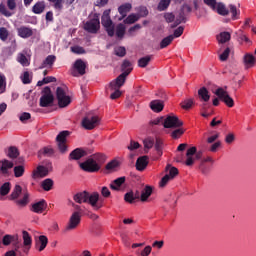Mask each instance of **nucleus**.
<instances>
[{
	"mask_svg": "<svg viewBox=\"0 0 256 256\" xmlns=\"http://www.w3.org/2000/svg\"><path fill=\"white\" fill-rule=\"evenodd\" d=\"M82 157H87V151L83 148H76L69 154L70 161H79Z\"/></svg>",
	"mask_w": 256,
	"mask_h": 256,
	"instance_id": "nucleus-13",
	"label": "nucleus"
},
{
	"mask_svg": "<svg viewBox=\"0 0 256 256\" xmlns=\"http://www.w3.org/2000/svg\"><path fill=\"white\" fill-rule=\"evenodd\" d=\"M74 69H76L79 75H85V69H87V64L82 59H77L74 63Z\"/></svg>",
	"mask_w": 256,
	"mask_h": 256,
	"instance_id": "nucleus-22",
	"label": "nucleus"
},
{
	"mask_svg": "<svg viewBox=\"0 0 256 256\" xmlns=\"http://www.w3.org/2000/svg\"><path fill=\"white\" fill-rule=\"evenodd\" d=\"M147 165H149V156H141L136 161L137 171H145Z\"/></svg>",
	"mask_w": 256,
	"mask_h": 256,
	"instance_id": "nucleus-15",
	"label": "nucleus"
},
{
	"mask_svg": "<svg viewBox=\"0 0 256 256\" xmlns=\"http://www.w3.org/2000/svg\"><path fill=\"white\" fill-rule=\"evenodd\" d=\"M57 57L55 55H48L38 69H45V67H53Z\"/></svg>",
	"mask_w": 256,
	"mask_h": 256,
	"instance_id": "nucleus-25",
	"label": "nucleus"
},
{
	"mask_svg": "<svg viewBox=\"0 0 256 256\" xmlns=\"http://www.w3.org/2000/svg\"><path fill=\"white\" fill-rule=\"evenodd\" d=\"M25 175V166L18 165L14 167V176L16 178L23 177Z\"/></svg>",
	"mask_w": 256,
	"mask_h": 256,
	"instance_id": "nucleus-46",
	"label": "nucleus"
},
{
	"mask_svg": "<svg viewBox=\"0 0 256 256\" xmlns=\"http://www.w3.org/2000/svg\"><path fill=\"white\" fill-rule=\"evenodd\" d=\"M215 95L218 96V99H220V101H223V103H225L227 107L235 106V101L233 100V98H231L229 93L225 91V89L217 88L215 91Z\"/></svg>",
	"mask_w": 256,
	"mask_h": 256,
	"instance_id": "nucleus-10",
	"label": "nucleus"
},
{
	"mask_svg": "<svg viewBox=\"0 0 256 256\" xmlns=\"http://www.w3.org/2000/svg\"><path fill=\"white\" fill-rule=\"evenodd\" d=\"M0 13L1 15H4V17H11L13 15V13L7 10V6L3 3L0 4Z\"/></svg>",
	"mask_w": 256,
	"mask_h": 256,
	"instance_id": "nucleus-60",
	"label": "nucleus"
},
{
	"mask_svg": "<svg viewBox=\"0 0 256 256\" xmlns=\"http://www.w3.org/2000/svg\"><path fill=\"white\" fill-rule=\"evenodd\" d=\"M10 191H11V182H5L0 187V195H2V197H5V195H9Z\"/></svg>",
	"mask_w": 256,
	"mask_h": 256,
	"instance_id": "nucleus-40",
	"label": "nucleus"
},
{
	"mask_svg": "<svg viewBox=\"0 0 256 256\" xmlns=\"http://www.w3.org/2000/svg\"><path fill=\"white\" fill-rule=\"evenodd\" d=\"M126 178L125 176L119 177L111 182L110 189L112 191H121V187L123 184H125Z\"/></svg>",
	"mask_w": 256,
	"mask_h": 256,
	"instance_id": "nucleus-17",
	"label": "nucleus"
},
{
	"mask_svg": "<svg viewBox=\"0 0 256 256\" xmlns=\"http://www.w3.org/2000/svg\"><path fill=\"white\" fill-rule=\"evenodd\" d=\"M215 11H216V13H218V15H222L223 17L229 15V10L225 6V4H223L221 2L216 4Z\"/></svg>",
	"mask_w": 256,
	"mask_h": 256,
	"instance_id": "nucleus-34",
	"label": "nucleus"
},
{
	"mask_svg": "<svg viewBox=\"0 0 256 256\" xmlns=\"http://www.w3.org/2000/svg\"><path fill=\"white\" fill-rule=\"evenodd\" d=\"M70 51L72 53H75V55H85V48H83L81 46H72L70 48Z\"/></svg>",
	"mask_w": 256,
	"mask_h": 256,
	"instance_id": "nucleus-57",
	"label": "nucleus"
},
{
	"mask_svg": "<svg viewBox=\"0 0 256 256\" xmlns=\"http://www.w3.org/2000/svg\"><path fill=\"white\" fill-rule=\"evenodd\" d=\"M22 239H23V245L24 247H28V249H31V245H33V239L31 238V235L26 230L22 231Z\"/></svg>",
	"mask_w": 256,
	"mask_h": 256,
	"instance_id": "nucleus-29",
	"label": "nucleus"
},
{
	"mask_svg": "<svg viewBox=\"0 0 256 256\" xmlns=\"http://www.w3.org/2000/svg\"><path fill=\"white\" fill-rule=\"evenodd\" d=\"M43 93L44 94L40 97V107H51L53 101H55V97L53 96V93H51V88L46 86Z\"/></svg>",
	"mask_w": 256,
	"mask_h": 256,
	"instance_id": "nucleus-7",
	"label": "nucleus"
},
{
	"mask_svg": "<svg viewBox=\"0 0 256 256\" xmlns=\"http://www.w3.org/2000/svg\"><path fill=\"white\" fill-rule=\"evenodd\" d=\"M119 167V161L112 160L109 163L106 164L105 169L106 171H115Z\"/></svg>",
	"mask_w": 256,
	"mask_h": 256,
	"instance_id": "nucleus-51",
	"label": "nucleus"
},
{
	"mask_svg": "<svg viewBox=\"0 0 256 256\" xmlns=\"http://www.w3.org/2000/svg\"><path fill=\"white\" fill-rule=\"evenodd\" d=\"M53 185H54V182H53V179L51 178H47L41 183V187L44 191H51L53 189Z\"/></svg>",
	"mask_w": 256,
	"mask_h": 256,
	"instance_id": "nucleus-37",
	"label": "nucleus"
},
{
	"mask_svg": "<svg viewBox=\"0 0 256 256\" xmlns=\"http://www.w3.org/2000/svg\"><path fill=\"white\" fill-rule=\"evenodd\" d=\"M56 99L61 108L71 104V97L67 96V93H65V90L62 87L56 89Z\"/></svg>",
	"mask_w": 256,
	"mask_h": 256,
	"instance_id": "nucleus-9",
	"label": "nucleus"
},
{
	"mask_svg": "<svg viewBox=\"0 0 256 256\" xmlns=\"http://www.w3.org/2000/svg\"><path fill=\"white\" fill-rule=\"evenodd\" d=\"M17 33L22 39H29V37H33V29L30 27L21 26L17 29Z\"/></svg>",
	"mask_w": 256,
	"mask_h": 256,
	"instance_id": "nucleus-14",
	"label": "nucleus"
},
{
	"mask_svg": "<svg viewBox=\"0 0 256 256\" xmlns=\"http://www.w3.org/2000/svg\"><path fill=\"white\" fill-rule=\"evenodd\" d=\"M139 19V15L137 14H130L127 16L126 19H124V23L126 25H133V23H137V20Z\"/></svg>",
	"mask_w": 256,
	"mask_h": 256,
	"instance_id": "nucleus-45",
	"label": "nucleus"
},
{
	"mask_svg": "<svg viewBox=\"0 0 256 256\" xmlns=\"http://www.w3.org/2000/svg\"><path fill=\"white\" fill-rule=\"evenodd\" d=\"M0 163H2V166L0 168L2 175H9V169H13L15 165L13 162L7 159H3L2 161H0Z\"/></svg>",
	"mask_w": 256,
	"mask_h": 256,
	"instance_id": "nucleus-19",
	"label": "nucleus"
},
{
	"mask_svg": "<svg viewBox=\"0 0 256 256\" xmlns=\"http://www.w3.org/2000/svg\"><path fill=\"white\" fill-rule=\"evenodd\" d=\"M129 69H130V73H131V71H133V64H131V61H129V60H124L121 65L122 73L129 71Z\"/></svg>",
	"mask_w": 256,
	"mask_h": 256,
	"instance_id": "nucleus-49",
	"label": "nucleus"
},
{
	"mask_svg": "<svg viewBox=\"0 0 256 256\" xmlns=\"http://www.w3.org/2000/svg\"><path fill=\"white\" fill-rule=\"evenodd\" d=\"M49 3L53 4L54 9L56 11H63V0H48Z\"/></svg>",
	"mask_w": 256,
	"mask_h": 256,
	"instance_id": "nucleus-52",
	"label": "nucleus"
},
{
	"mask_svg": "<svg viewBox=\"0 0 256 256\" xmlns=\"http://www.w3.org/2000/svg\"><path fill=\"white\" fill-rule=\"evenodd\" d=\"M21 80L24 85H29V83H31V76L29 75V72H24L21 76Z\"/></svg>",
	"mask_w": 256,
	"mask_h": 256,
	"instance_id": "nucleus-64",
	"label": "nucleus"
},
{
	"mask_svg": "<svg viewBox=\"0 0 256 256\" xmlns=\"http://www.w3.org/2000/svg\"><path fill=\"white\" fill-rule=\"evenodd\" d=\"M9 37V31L5 27L0 28V39L1 41H7Z\"/></svg>",
	"mask_w": 256,
	"mask_h": 256,
	"instance_id": "nucleus-62",
	"label": "nucleus"
},
{
	"mask_svg": "<svg viewBox=\"0 0 256 256\" xmlns=\"http://www.w3.org/2000/svg\"><path fill=\"white\" fill-rule=\"evenodd\" d=\"M16 205H18V207H27V205L29 204V194H24L23 198L20 200H15Z\"/></svg>",
	"mask_w": 256,
	"mask_h": 256,
	"instance_id": "nucleus-43",
	"label": "nucleus"
},
{
	"mask_svg": "<svg viewBox=\"0 0 256 256\" xmlns=\"http://www.w3.org/2000/svg\"><path fill=\"white\" fill-rule=\"evenodd\" d=\"M116 36L118 39H123L125 37V25L124 24H118L116 26Z\"/></svg>",
	"mask_w": 256,
	"mask_h": 256,
	"instance_id": "nucleus-48",
	"label": "nucleus"
},
{
	"mask_svg": "<svg viewBox=\"0 0 256 256\" xmlns=\"http://www.w3.org/2000/svg\"><path fill=\"white\" fill-rule=\"evenodd\" d=\"M75 209H77V211L73 212L70 216L69 222L66 226V231H73V229H77L81 223V206L75 205Z\"/></svg>",
	"mask_w": 256,
	"mask_h": 256,
	"instance_id": "nucleus-4",
	"label": "nucleus"
},
{
	"mask_svg": "<svg viewBox=\"0 0 256 256\" xmlns=\"http://www.w3.org/2000/svg\"><path fill=\"white\" fill-rule=\"evenodd\" d=\"M138 15L139 19H141V17H147L149 15V10H147V7L145 6H140L138 8Z\"/></svg>",
	"mask_w": 256,
	"mask_h": 256,
	"instance_id": "nucleus-59",
	"label": "nucleus"
},
{
	"mask_svg": "<svg viewBox=\"0 0 256 256\" xmlns=\"http://www.w3.org/2000/svg\"><path fill=\"white\" fill-rule=\"evenodd\" d=\"M183 31H185V27L179 26L177 29L174 30V33L172 34L173 39H177L183 35Z\"/></svg>",
	"mask_w": 256,
	"mask_h": 256,
	"instance_id": "nucleus-63",
	"label": "nucleus"
},
{
	"mask_svg": "<svg viewBox=\"0 0 256 256\" xmlns=\"http://www.w3.org/2000/svg\"><path fill=\"white\" fill-rule=\"evenodd\" d=\"M47 243H49V239L45 235H41L38 238V241H36V247L38 248V251H45V247H47Z\"/></svg>",
	"mask_w": 256,
	"mask_h": 256,
	"instance_id": "nucleus-24",
	"label": "nucleus"
},
{
	"mask_svg": "<svg viewBox=\"0 0 256 256\" xmlns=\"http://www.w3.org/2000/svg\"><path fill=\"white\" fill-rule=\"evenodd\" d=\"M217 40L219 43H227V41H231V34L229 32H221L217 36Z\"/></svg>",
	"mask_w": 256,
	"mask_h": 256,
	"instance_id": "nucleus-39",
	"label": "nucleus"
},
{
	"mask_svg": "<svg viewBox=\"0 0 256 256\" xmlns=\"http://www.w3.org/2000/svg\"><path fill=\"white\" fill-rule=\"evenodd\" d=\"M41 155H44V157H53V155H55V150L51 147H44L38 152V157H41Z\"/></svg>",
	"mask_w": 256,
	"mask_h": 256,
	"instance_id": "nucleus-36",
	"label": "nucleus"
},
{
	"mask_svg": "<svg viewBox=\"0 0 256 256\" xmlns=\"http://www.w3.org/2000/svg\"><path fill=\"white\" fill-rule=\"evenodd\" d=\"M183 133H185V129L178 128L171 133V137H172V139H179V137H181V135H183Z\"/></svg>",
	"mask_w": 256,
	"mask_h": 256,
	"instance_id": "nucleus-61",
	"label": "nucleus"
},
{
	"mask_svg": "<svg viewBox=\"0 0 256 256\" xmlns=\"http://www.w3.org/2000/svg\"><path fill=\"white\" fill-rule=\"evenodd\" d=\"M68 135H69V131L60 132L56 137L57 143H67Z\"/></svg>",
	"mask_w": 256,
	"mask_h": 256,
	"instance_id": "nucleus-47",
	"label": "nucleus"
},
{
	"mask_svg": "<svg viewBox=\"0 0 256 256\" xmlns=\"http://www.w3.org/2000/svg\"><path fill=\"white\" fill-rule=\"evenodd\" d=\"M133 9V6L131 3H125L118 7V13H120L121 17L119 18V21H123L125 17H127V13H129Z\"/></svg>",
	"mask_w": 256,
	"mask_h": 256,
	"instance_id": "nucleus-16",
	"label": "nucleus"
},
{
	"mask_svg": "<svg viewBox=\"0 0 256 256\" xmlns=\"http://www.w3.org/2000/svg\"><path fill=\"white\" fill-rule=\"evenodd\" d=\"M244 64L247 68L253 67L255 65V56L253 54H246L244 56Z\"/></svg>",
	"mask_w": 256,
	"mask_h": 256,
	"instance_id": "nucleus-38",
	"label": "nucleus"
},
{
	"mask_svg": "<svg viewBox=\"0 0 256 256\" xmlns=\"http://www.w3.org/2000/svg\"><path fill=\"white\" fill-rule=\"evenodd\" d=\"M45 209H47V201H45L44 199L32 205V211L34 213H42L43 211H45Z\"/></svg>",
	"mask_w": 256,
	"mask_h": 256,
	"instance_id": "nucleus-18",
	"label": "nucleus"
},
{
	"mask_svg": "<svg viewBox=\"0 0 256 256\" xmlns=\"http://www.w3.org/2000/svg\"><path fill=\"white\" fill-rule=\"evenodd\" d=\"M99 123H101V118H99V116H86L82 120V127L88 131H91L95 129Z\"/></svg>",
	"mask_w": 256,
	"mask_h": 256,
	"instance_id": "nucleus-11",
	"label": "nucleus"
},
{
	"mask_svg": "<svg viewBox=\"0 0 256 256\" xmlns=\"http://www.w3.org/2000/svg\"><path fill=\"white\" fill-rule=\"evenodd\" d=\"M47 175H49V172L47 171V169L43 165H39L36 168V170L33 171V174H32L34 179L36 177H47Z\"/></svg>",
	"mask_w": 256,
	"mask_h": 256,
	"instance_id": "nucleus-27",
	"label": "nucleus"
},
{
	"mask_svg": "<svg viewBox=\"0 0 256 256\" xmlns=\"http://www.w3.org/2000/svg\"><path fill=\"white\" fill-rule=\"evenodd\" d=\"M163 127L164 129H177L183 127V121L179 120V117L175 115H169L164 118Z\"/></svg>",
	"mask_w": 256,
	"mask_h": 256,
	"instance_id": "nucleus-8",
	"label": "nucleus"
},
{
	"mask_svg": "<svg viewBox=\"0 0 256 256\" xmlns=\"http://www.w3.org/2000/svg\"><path fill=\"white\" fill-rule=\"evenodd\" d=\"M191 11H193L191 6H189L187 4L182 5V7L180 8V10L178 11V13L175 16L176 19H175L173 25L171 26V28L175 29V27H178V25H181V23H187V14L186 13H191Z\"/></svg>",
	"mask_w": 256,
	"mask_h": 256,
	"instance_id": "nucleus-3",
	"label": "nucleus"
},
{
	"mask_svg": "<svg viewBox=\"0 0 256 256\" xmlns=\"http://www.w3.org/2000/svg\"><path fill=\"white\" fill-rule=\"evenodd\" d=\"M79 167L82 171H85V173H98V171H101L99 164L95 163V159H92V157L81 162Z\"/></svg>",
	"mask_w": 256,
	"mask_h": 256,
	"instance_id": "nucleus-6",
	"label": "nucleus"
},
{
	"mask_svg": "<svg viewBox=\"0 0 256 256\" xmlns=\"http://www.w3.org/2000/svg\"><path fill=\"white\" fill-rule=\"evenodd\" d=\"M131 74V69L122 72L114 81L110 82V89H121L127 81V76Z\"/></svg>",
	"mask_w": 256,
	"mask_h": 256,
	"instance_id": "nucleus-12",
	"label": "nucleus"
},
{
	"mask_svg": "<svg viewBox=\"0 0 256 256\" xmlns=\"http://www.w3.org/2000/svg\"><path fill=\"white\" fill-rule=\"evenodd\" d=\"M166 171H168V177L175 179V177H177V175H179V169L175 168V167H171V165H167L166 166Z\"/></svg>",
	"mask_w": 256,
	"mask_h": 256,
	"instance_id": "nucleus-41",
	"label": "nucleus"
},
{
	"mask_svg": "<svg viewBox=\"0 0 256 256\" xmlns=\"http://www.w3.org/2000/svg\"><path fill=\"white\" fill-rule=\"evenodd\" d=\"M173 35H169L165 37L161 42H160V49H165V47H169L171 43H173Z\"/></svg>",
	"mask_w": 256,
	"mask_h": 256,
	"instance_id": "nucleus-44",
	"label": "nucleus"
},
{
	"mask_svg": "<svg viewBox=\"0 0 256 256\" xmlns=\"http://www.w3.org/2000/svg\"><path fill=\"white\" fill-rule=\"evenodd\" d=\"M230 13L232 14V19L235 21L236 19H239V10L237 9V6L230 4L229 5Z\"/></svg>",
	"mask_w": 256,
	"mask_h": 256,
	"instance_id": "nucleus-54",
	"label": "nucleus"
},
{
	"mask_svg": "<svg viewBox=\"0 0 256 256\" xmlns=\"http://www.w3.org/2000/svg\"><path fill=\"white\" fill-rule=\"evenodd\" d=\"M88 197H89V192L82 191V192L76 193L73 196V199H74L75 203H79L81 205V203H87Z\"/></svg>",
	"mask_w": 256,
	"mask_h": 256,
	"instance_id": "nucleus-21",
	"label": "nucleus"
},
{
	"mask_svg": "<svg viewBox=\"0 0 256 256\" xmlns=\"http://www.w3.org/2000/svg\"><path fill=\"white\" fill-rule=\"evenodd\" d=\"M6 155L9 159H17L19 157V149L15 146H10L6 151Z\"/></svg>",
	"mask_w": 256,
	"mask_h": 256,
	"instance_id": "nucleus-33",
	"label": "nucleus"
},
{
	"mask_svg": "<svg viewBox=\"0 0 256 256\" xmlns=\"http://www.w3.org/2000/svg\"><path fill=\"white\" fill-rule=\"evenodd\" d=\"M21 193H23V188L21 185L17 184L10 195V201H17Z\"/></svg>",
	"mask_w": 256,
	"mask_h": 256,
	"instance_id": "nucleus-31",
	"label": "nucleus"
},
{
	"mask_svg": "<svg viewBox=\"0 0 256 256\" xmlns=\"http://www.w3.org/2000/svg\"><path fill=\"white\" fill-rule=\"evenodd\" d=\"M86 203H88L94 211H99V209H102L104 205L103 198H101L99 192H88V199Z\"/></svg>",
	"mask_w": 256,
	"mask_h": 256,
	"instance_id": "nucleus-5",
	"label": "nucleus"
},
{
	"mask_svg": "<svg viewBox=\"0 0 256 256\" xmlns=\"http://www.w3.org/2000/svg\"><path fill=\"white\" fill-rule=\"evenodd\" d=\"M153 195V188L149 185L145 186V188L142 190V193L140 195V201L145 203L147 199H149V196Z\"/></svg>",
	"mask_w": 256,
	"mask_h": 256,
	"instance_id": "nucleus-28",
	"label": "nucleus"
},
{
	"mask_svg": "<svg viewBox=\"0 0 256 256\" xmlns=\"http://www.w3.org/2000/svg\"><path fill=\"white\" fill-rule=\"evenodd\" d=\"M135 193L133 191H130V192H127L125 195H124V201L126 203H130V204H133L135 203Z\"/></svg>",
	"mask_w": 256,
	"mask_h": 256,
	"instance_id": "nucleus-50",
	"label": "nucleus"
},
{
	"mask_svg": "<svg viewBox=\"0 0 256 256\" xmlns=\"http://www.w3.org/2000/svg\"><path fill=\"white\" fill-rule=\"evenodd\" d=\"M45 11V1H38L34 6L32 7V13L35 15H41Z\"/></svg>",
	"mask_w": 256,
	"mask_h": 256,
	"instance_id": "nucleus-30",
	"label": "nucleus"
},
{
	"mask_svg": "<svg viewBox=\"0 0 256 256\" xmlns=\"http://www.w3.org/2000/svg\"><path fill=\"white\" fill-rule=\"evenodd\" d=\"M101 24L104 27L109 37L115 36V25H113V20H111V10H105L101 17Z\"/></svg>",
	"mask_w": 256,
	"mask_h": 256,
	"instance_id": "nucleus-2",
	"label": "nucleus"
},
{
	"mask_svg": "<svg viewBox=\"0 0 256 256\" xmlns=\"http://www.w3.org/2000/svg\"><path fill=\"white\" fill-rule=\"evenodd\" d=\"M197 153V147L193 146L191 148H189L186 152V165L187 167H191V165H193L195 163V159H193V155H195Z\"/></svg>",
	"mask_w": 256,
	"mask_h": 256,
	"instance_id": "nucleus-20",
	"label": "nucleus"
},
{
	"mask_svg": "<svg viewBox=\"0 0 256 256\" xmlns=\"http://www.w3.org/2000/svg\"><path fill=\"white\" fill-rule=\"evenodd\" d=\"M95 163L100 167L107 161V156L105 154L97 153L91 156Z\"/></svg>",
	"mask_w": 256,
	"mask_h": 256,
	"instance_id": "nucleus-32",
	"label": "nucleus"
},
{
	"mask_svg": "<svg viewBox=\"0 0 256 256\" xmlns=\"http://www.w3.org/2000/svg\"><path fill=\"white\" fill-rule=\"evenodd\" d=\"M152 59H153V55H147L140 58L138 60V67H141L142 69H144V67H147V65L151 63Z\"/></svg>",
	"mask_w": 256,
	"mask_h": 256,
	"instance_id": "nucleus-35",
	"label": "nucleus"
},
{
	"mask_svg": "<svg viewBox=\"0 0 256 256\" xmlns=\"http://www.w3.org/2000/svg\"><path fill=\"white\" fill-rule=\"evenodd\" d=\"M169 5H171V0H160L157 6V10L167 11V9H169Z\"/></svg>",
	"mask_w": 256,
	"mask_h": 256,
	"instance_id": "nucleus-42",
	"label": "nucleus"
},
{
	"mask_svg": "<svg viewBox=\"0 0 256 256\" xmlns=\"http://www.w3.org/2000/svg\"><path fill=\"white\" fill-rule=\"evenodd\" d=\"M145 149H152L155 145V140L151 137L144 139L143 141Z\"/></svg>",
	"mask_w": 256,
	"mask_h": 256,
	"instance_id": "nucleus-58",
	"label": "nucleus"
},
{
	"mask_svg": "<svg viewBox=\"0 0 256 256\" xmlns=\"http://www.w3.org/2000/svg\"><path fill=\"white\" fill-rule=\"evenodd\" d=\"M15 241V236L6 234L2 238V243L5 245V247H8L10 243H13Z\"/></svg>",
	"mask_w": 256,
	"mask_h": 256,
	"instance_id": "nucleus-55",
	"label": "nucleus"
},
{
	"mask_svg": "<svg viewBox=\"0 0 256 256\" xmlns=\"http://www.w3.org/2000/svg\"><path fill=\"white\" fill-rule=\"evenodd\" d=\"M164 107L165 105H163V101L161 100H154L150 102V109H152L154 113H161Z\"/></svg>",
	"mask_w": 256,
	"mask_h": 256,
	"instance_id": "nucleus-26",
	"label": "nucleus"
},
{
	"mask_svg": "<svg viewBox=\"0 0 256 256\" xmlns=\"http://www.w3.org/2000/svg\"><path fill=\"white\" fill-rule=\"evenodd\" d=\"M114 53L117 57H125L127 55V49L123 46H118L114 49Z\"/></svg>",
	"mask_w": 256,
	"mask_h": 256,
	"instance_id": "nucleus-53",
	"label": "nucleus"
},
{
	"mask_svg": "<svg viewBox=\"0 0 256 256\" xmlns=\"http://www.w3.org/2000/svg\"><path fill=\"white\" fill-rule=\"evenodd\" d=\"M198 97L200 101H204V103H208L211 99V95L209 94V90L206 87H202L198 90Z\"/></svg>",
	"mask_w": 256,
	"mask_h": 256,
	"instance_id": "nucleus-23",
	"label": "nucleus"
},
{
	"mask_svg": "<svg viewBox=\"0 0 256 256\" xmlns=\"http://www.w3.org/2000/svg\"><path fill=\"white\" fill-rule=\"evenodd\" d=\"M155 149H156L158 155L161 157V155H163V141L159 138L156 139Z\"/></svg>",
	"mask_w": 256,
	"mask_h": 256,
	"instance_id": "nucleus-56",
	"label": "nucleus"
},
{
	"mask_svg": "<svg viewBox=\"0 0 256 256\" xmlns=\"http://www.w3.org/2000/svg\"><path fill=\"white\" fill-rule=\"evenodd\" d=\"M100 16L101 15L99 13L90 14L89 20L84 23V31L91 33L92 35H97L101 29Z\"/></svg>",
	"mask_w": 256,
	"mask_h": 256,
	"instance_id": "nucleus-1",
	"label": "nucleus"
}]
</instances>
